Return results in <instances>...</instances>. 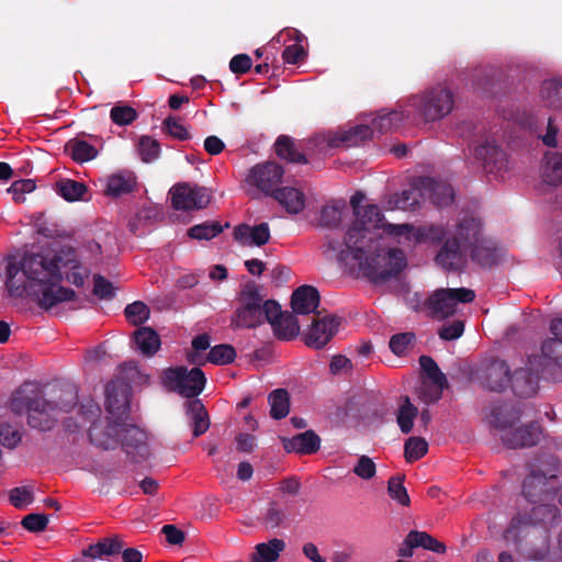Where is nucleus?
I'll return each mask as SVG.
<instances>
[{
    "label": "nucleus",
    "instance_id": "4",
    "mask_svg": "<svg viewBox=\"0 0 562 562\" xmlns=\"http://www.w3.org/2000/svg\"><path fill=\"white\" fill-rule=\"evenodd\" d=\"M560 462L555 456L544 454L530 465L522 481V494L530 503L553 498L561 488Z\"/></svg>",
    "mask_w": 562,
    "mask_h": 562
},
{
    "label": "nucleus",
    "instance_id": "39",
    "mask_svg": "<svg viewBox=\"0 0 562 562\" xmlns=\"http://www.w3.org/2000/svg\"><path fill=\"white\" fill-rule=\"evenodd\" d=\"M540 95L548 108L562 112V79L544 80Z\"/></svg>",
    "mask_w": 562,
    "mask_h": 562
},
{
    "label": "nucleus",
    "instance_id": "44",
    "mask_svg": "<svg viewBox=\"0 0 562 562\" xmlns=\"http://www.w3.org/2000/svg\"><path fill=\"white\" fill-rule=\"evenodd\" d=\"M402 401L397 409L396 422L403 434H409L414 426V419L418 415V409L412 404L408 396H403Z\"/></svg>",
    "mask_w": 562,
    "mask_h": 562
},
{
    "label": "nucleus",
    "instance_id": "61",
    "mask_svg": "<svg viewBox=\"0 0 562 562\" xmlns=\"http://www.w3.org/2000/svg\"><path fill=\"white\" fill-rule=\"evenodd\" d=\"M48 521L47 515L32 513L23 517L21 525L30 532H41L46 529Z\"/></svg>",
    "mask_w": 562,
    "mask_h": 562
},
{
    "label": "nucleus",
    "instance_id": "21",
    "mask_svg": "<svg viewBox=\"0 0 562 562\" xmlns=\"http://www.w3.org/2000/svg\"><path fill=\"white\" fill-rule=\"evenodd\" d=\"M541 425L537 422H532L515 430L505 431L502 435V441L509 449H519L538 445L541 440Z\"/></svg>",
    "mask_w": 562,
    "mask_h": 562
},
{
    "label": "nucleus",
    "instance_id": "23",
    "mask_svg": "<svg viewBox=\"0 0 562 562\" xmlns=\"http://www.w3.org/2000/svg\"><path fill=\"white\" fill-rule=\"evenodd\" d=\"M424 200L429 199L436 206H446L453 201V189L443 181H437L431 177H419Z\"/></svg>",
    "mask_w": 562,
    "mask_h": 562
},
{
    "label": "nucleus",
    "instance_id": "32",
    "mask_svg": "<svg viewBox=\"0 0 562 562\" xmlns=\"http://www.w3.org/2000/svg\"><path fill=\"white\" fill-rule=\"evenodd\" d=\"M470 257L473 262L483 268H491L499 261V254L495 244L486 238L470 249Z\"/></svg>",
    "mask_w": 562,
    "mask_h": 562
},
{
    "label": "nucleus",
    "instance_id": "17",
    "mask_svg": "<svg viewBox=\"0 0 562 562\" xmlns=\"http://www.w3.org/2000/svg\"><path fill=\"white\" fill-rule=\"evenodd\" d=\"M341 318L336 315H325L315 318L305 335V345L314 349H323L337 334Z\"/></svg>",
    "mask_w": 562,
    "mask_h": 562
},
{
    "label": "nucleus",
    "instance_id": "30",
    "mask_svg": "<svg viewBox=\"0 0 562 562\" xmlns=\"http://www.w3.org/2000/svg\"><path fill=\"white\" fill-rule=\"evenodd\" d=\"M424 200L423 190L419 183V177L415 179L408 189L403 190L401 193L393 194L387 204L392 210H414Z\"/></svg>",
    "mask_w": 562,
    "mask_h": 562
},
{
    "label": "nucleus",
    "instance_id": "34",
    "mask_svg": "<svg viewBox=\"0 0 562 562\" xmlns=\"http://www.w3.org/2000/svg\"><path fill=\"white\" fill-rule=\"evenodd\" d=\"M274 151L280 159L292 164H307L306 156L299 151L294 138L288 135H280L274 143Z\"/></svg>",
    "mask_w": 562,
    "mask_h": 562
},
{
    "label": "nucleus",
    "instance_id": "57",
    "mask_svg": "<svg viewBox=\"0 0 562 562\" xmlns=\"http://www.w3.org/2000/svg\"><path fill=\"white\" fill-rule=\"evenodd\" d=\"M415 338V334L409 331L395 334L390 338V349L398 357L404 356L407 349L413 346Z\"/></svg>",
    "mask_w": 562,
    "mask_h": 562
},
{
    "label": "nucleus",
    "instance_id": "50",
    "mask_svg": "<svg viewBox=\"0 0 562 562\" xmlns=\"http://www.w3.org/2000/svg\"><path fill=\"white\" fill-rule=\"evenodd\" d=\"M419 364L431 382L441 387H448V380L436 361L430 356H420Z\"/></svg>",
    "mask_w": 562,
    "mask_h": 562
},
{
    "label": "nucleus",
    "instance_id": "5",
    "mask_svg": "<svg viewBox=\"0 0 562 562\" xmlns=\"http://www.w3.org/2000/svg\"><path fill=\"white\" fill-rule=\"evenodd\" d=\"M366 195L361 191H357L350 199L353 210L355 221L345 235V244L347 248L353 249L357 258H361L364 246H357V243L369 245L368 243L374 237V232L380 227L383 215L380 209L374 204L360 206Z\"/></svg>",
    "mask_w": 562,
    "mask_h": 562
},
{
    "label": "nucleus",
    "instance_id": "22",
    "mask_svg": "<svg viewBox=\"0 0 562 562\" xmlns=\"http://www.w3.org/2000/svg\"><path fill=\"white\" fill-rule=\"evenodd\" d=\"M513 519H524L530 526L539 527L543 530L555 527L561 522L560 510L552 504H540L533 506L529 514L518 515Z\"/></svg>",
    "mask_w": 562,
    "mask_h": 562
},
{
    "label": "nucleus",
    "instance_id": "52",
    "mask_svg": "<svg viewBox=\"0 0 562 562\" xmlns=\"http://www.w3.org/2000/svg\"><path fill=\"white\" fill-rule=\"evenodd\" d=\"M428 451V443L422 437H411L405 441L404 456L407 462L422 459Z\"/></svg>",
    "mask_w": 562,
    "mask_h": 562
},
{
    "label": "nucleus",
    "instance_id": "13",
    "mask_svg": "<svg viewBox=\"0 0 562 562\" xmlns=\"http://www.w3.org/2000/svg\"><path fill=\"white\" fill-rule=\"evenodd\" d=\"M132 385L122 376H116L105 386V408L116 419L126 417L130 413Z\"/></svg>",
    "mask_w": 562,
    "mask_h": 562
},
{
    "label": "nucleus",
    "instance_id": "56",
    "mask_svg": "<svg viewBox=\"0 0 562 562\" xmlns=\"http://www.w3.org/2000/svg\"><path fill=\"white\" fill-rule=\"evenodd\" d=\"M415 544L417 548H424L426 550L436 552V553H445L447 548L443 542L438 541L431 535L426 531H417L412 530Z\"/></svg>",
    "mask_w": 562,
    "mask_h": 562
},
{
    "label": "nucleus",
    "instance_id": "38",
    "mask_svg": "<svg viewBox=\"0 0 562 562\" xmlns=\"http://www.w3.org/2000/svg\"><path fill=\"white\" fill-rule=\"evenodd\" d=\"M136 178L132 172L112 175L108 179L105 193L111 196H120L134 191Z\"/></svg>",
    "mask_w": 562,
    "mask_h": 562
},
{
    "label": "nucleus",
    "instance_id": "27",
    "mask_svg": "<svg viewBox=\"0 0 562 562\" xmlns=\"http://www.w3.org/2000/svg\"><path fill=\"white\" fill-rule=\"evenodd\" d=\"M281 441L286 452L297 454H313L321 447V438L314 430H306L292 438H282Z\"/></svg>",
    "mask_w": 562,
    "mask_h": 562
},
{
    "label": "nucleus",
    "instance_id": "51",
    "mask_svg": "<svg viewBox=\"0 0 562 562\" xmlns=\"http://www.w3.org/2000/svg\"><path fill=\"white\" fill-rule=\"evenodd\" d=\"M138 154L144 162H151L160 155V144L151 136H140L137 144Z\"/></svg>",
    "mask_w": 562,
    "mask_h": 562
},
{
    "label": "nucleus",
    "instance_id": "45",
    "mask_svg": "<svg viewBox=\"0 0 562 562\" xmlns=\"http://www.w3.org/2000/svg\"><path fill=\"white\" fill-rule=\"evenodd\" d=\"M404 120V112L391 111L389 113H381L374 117L372 120V125L378 133L384 134L398 128Z\"/></svg>",
    "mask_w": 562,
    "mask_h": 562
},
{
    "label": "nucleus",
    "instance_id": "53",
    "mask_svg": "<svg viewBox=\"0 0 562 562\" xmlns=\"http://www.w3.org/2000/svg\"><path fill=\"white\" fill-rule=\"evenodd\" d=\"M404 476H391L387 481V493L392 499L402 506H409L411 498L403 484Z\"/></svg>",
    "mask_w": 562,
    "mask_h": 562
},
{
    "label": "nucleus",
    "instance_id": "49",
    "mask_svg": "<svg viewBox=\"0 0 562 562\" xmlns=\"http://www.w3.org/2000/svg\"><path fill=\"white\" fill-rule=\"evenodd\" d=\"M235 358L236 350L232 345L220 344L210 349L206 361L217 366H225L232 363Z\"/></svg>",
    "mask_w": 562,
    "mask_h": 562
},
{
    "label": "nucleus",
    "instance_id": "55",
    "mask_svg": "<svg viewBox=\"0 0 562 562\" xmlns=\"http://www.w3.org/2000/svg\"><path fill=\"white\" fill-rule=\"evenodd\" d=\"M447 235L446 229L442 226L439 225H426L416 228L415 232V243H425V241H431V243H439Z\"/></svg>",
    "mask_w": 562,
    "mask_h": 562
},
{
    "label": "nucleus",
    "instance_id": "16",
    "mask_svg": "<svg viewBox=\"0 0 562 562\" xmlns=\"http://www.w3.org/2000/svg\"><path fill=\"white\" fill-rule=\"evenodd\" d=\"M477 376L487 390L503 392L509 386L510 368L505 360L493 358L481 366Z\"/></svg>",
    "mask_w": 562,
    "mask_h": 562
},
{
    "label": "nucleus",
    "instance_id": "10",
    "mask_svg": "<svg viewBox=\"0 0 562 562\" xmlns=\"http://www.w3.org/2000/svg\"><path fill=\"white\" fill-rule=\"evenodd\" d=\"M241 306L236 311L233 324L236 327L252 328L262 324V296L259 286L250 281L240 292Z\"/></svg>",
    "mask_w": 562,
    "mask_h": 562
},
{
    "label": "nucleus",
    "instance_id": "36",
    "mask_svg": "<svg viewBox=\"0 0 562 562\" xmlns=\"http://www.w3.org/2000/svg\"><path fill=\"white\" fill-rule=\"evenodd\" d=\"M188 413L191 415L193 437L198 438L206 432L210 427V419L203 403L198 398L189 401Z\"/></svg>",
    "mask_w": 562,
    "mask_h": 562
},
{
    "label": "nucleus",
    "instance_id": "20",
    "mask_svg": "<svg viewBox=\"0 0 562 562\" xmlns=\"http://www.w3.org/2000/svg\"><path fill=\"white\" fill-rule=\"evenodd\" d=\"M539 358L540 366L552 380H559L562 369V340L551 337L544 340L540 353L531 355Z\"/></svg>",
    "mask_w": 562,
    "mask_h": 562
},
{
    "label": "nucleus",
    "instance_id": "40",
    "mask_svg": "<svg viewBox=\"0 0 562 562\" xmlns=\"http://www.w3.org/2000/svg\"><path fill=\"white\" fill-rule=\"evenodd\" d=\"M135 344L143 355L154 356L160 347L158 334L150 327H140L134 333Z\"/></svg>",
    "mask_w": 562,
    "mask_h": 562
},
{
    "label": "nucleus",
    "instance_id": "18",
    "mask_svg": "<svg viewBox=\"0 0 562 562\" xmlns=\"http://www.w3.org/2000/svg\"><path fill=\"white\" fill-rule=\"evenodd\" d=\"M123 424L116 418L98 419L89 428L90 442L103 450H113L120 443V435Z\"/></svg>",
    "mask_w": 562,
    "mask_h": 562
},
{
    "label": "nucleus",
    "instance_id": "14",
    "mask_svg": "<svg viewBox=\"0 0 562 562\" xmlns=\"http://www.w3.org/2000/svg\"><path fill=\"white\" fill-rule=\"evenodd\" d=\"M211 193L205 187L178 183L171 190V205L175 210H201L211 201Z\"/></svg>",
    "mask_w": 562,
    "mask_h": 562
},
{
    "label": "nucleus",
    "instance_id": "31",
    "mask_svg": "<svg viewBox=\"0 0 562 562\" xmlns=\"http://www.w3.org/2000/svg\"><path fill=\"white\" fill-rule=\"evenodd\" d=\"M273 198L290 214H299L305 207V194L296 188L283 187L277 189Z\"/></svg>",
    "mask_w": 562,
    "mask_h": 562
},
{
    "label": "nucleus",
    "instance_id": "3",
    "mask_svg": "<svg viewBox=\"0 0 562 562\" xmlns=\"http://www.w3.org/2000/svg\"><path fill=\"white\" fill-rule=\"evenodd\" d=\"M368 244H363L364 251L361 258L356 257L353 249L347 248L340 251L339 259L344 262L349 258L357 261L363 274L373 282H384L395 278L406 268L407 260L404 251L398 248L387 250L380 248L376 231ZM357 246H362V243H357Z\"/></svg>",
    "mask_w": 562,
    "mask_h": 562
},
{
    "label": "nucleus",
    "instance_id": "62",
    "mask_svg": "<svg viewBox=\"0 0 562 562\" xmlns=\"http://www.w3.org/2000/svg\"><path fill=\"white\" fill-rule=\"evenodd\" d=\"M93 294L101 300H112L115 296L111 281L97 273L93 276Z\"/></svg>",
    "mask_w": 562,
    "mask_h": 562
},
{
    "label": "nucleus",
    "instance_id": "6",
    "mask_svg": "<svg viewBox=\"0 0 562 562\" xmlns=\"http://www.w3.org/2000/svg\"><path fill=\"white\" fill-rule=\"evenodd\" d=\"M503 538L515 551L528 561H543L549 553L548 532L530 526L524 519H512Z\"/></svg>",
    "mask_w": 562,
    "mask_h": 562
},
{
    "label": "nucleus",
    "instance_id": "29",
    "mask_svg": "<svg viewBox=\"0 0 562 562\" xmlns=\"http://www.w3.org/2000/svg\"><path fill=\"white\" fill-rule=\"evenodd\" d=\"M542 182L550 187L562 184V153L548 150L541 160Z\"/></svg>",
    "mask_w": 562,
    "mask_h": 562
},
{
    "label": "nucleus",
    "instance_id": "7",
    "mask_svg": "<svg viewBox=\"0 0 562 562\" xmlns=\"http://www.w3.org/2000/svg\"><path fill=\"white\" fill-rule=\"evenodd\" d=\"M409 104L425 122H436L452 111L454 97L449 88L437 85L412 97Z\"/></svg>",
    "mask_w": 562,
    "mask_h": 562
},
{
    "label": "nucleus",
    "instance_id": "43",
    "mask_svg": "<svg viewBox=\"0 0 562 562\" xmlns=\"http://www.w3.org/2000/svg\"><path fill=\"white\" fill-rule=\"evenodd\" d=\"M270 416L273 419H282L290 412V394L285 389L273 390L268 396Z\"/></svg>",
    "mask_w": 562,
    "mask_h": 562
},
{
    "label": "nucleus",
    "instance_id": "46",
    "mask_svg": "<svg viewBox=\"0 0 562 562\" xmlns=\"http://www.w3.org/2000/svg\"><path fill=\"white\" fill-rule=\"evenodd\" d=\"M57 193L68 202H75L83 199L87 192L85 183L71 180L63 179L56 183Z\"/></svg>",
    "mask_w": 562,
    "mask_h": 562
},
{
    "label": "nucleus",
    "instance_id": "19",
    "mask_svg": "<svg viewBox=\"0 0 562 562\" xmlns=\"http://www.w3.org/2000/svg\"><path fill=\"white\" fill-rule=\"evenodd\" d=\"M121 446L133 462H142L149 456L146 432L135 425L123 424Z\"/></svg>",
    "mask_w": 562,
    "mask_h": 562
},
{
    "label": "nucleus",
    "instance_id": "24",
    "mask_svg": "<svg viewBox=\"0 0 562 562\" xmlns=\"http://www.w3.org/2000/svg\"><path fill=\"white\" fill-rule=\"evenodd\" d=\"M463 247L458 238H448L436 256V262L446 270H461L465 262Z\"/></svg>",
    "mask_w": 562,
    "mask_h": 562
},
{
    "label": "nucleus",
    "instance_id": "47",
    "mask_svg": "<svg viewBox=\"0 0 562 562\" xmlns=\"http://www.w3.org/2000/svg\"><path fill=\"white\" fill-rule=\"evenodd\" d=\"M224 227H228V224L226 223L223 226L217 221L204 222L190 227L188 229V236L192 239L210 240L220 235L224 231Z\"/></svg>",
    "mask_w": 562,
    "mask_h": 562
},
{
    "label": "nucleus",
    "instance_id": "60",
    "mask_svg": "<svg viewBox=\"0 0 562 562\" xmlns=\"http://www.w3.org/2000/svg\"><path fill=\"white\" fill-rule=\"evenodd\" d=\"M10 503L15 508H24L26 505L33 503L34 495L30 487L19 486L14 487L9 493Z\"/></svg>",
    "mask_w": 562,
    "mask_h": 562
},
{
    "label": "nucleus",
    "instance_id": "54",
    "mask_svg": "<svg viewBox=\"0 0 562 562\" xmlns=\"http://www.w3.org/2000/svg\"><path fill=\"white\" fill-rule=\"evenodd\" d=\"M149 307L142 301H135L124 310L126 319L135 326L145 323L149 318Z\"/></svg>",
    "mask_w": 562,
    "mask_h": 562
},
{
    "label": "nucleus",
    "instance_id": "1",
    "mask_svg": "<svg viewBox=\"0 0 562 562\" xmlns=\"http://www.w3.org/2000/svg\"><path fill=\"white\" fill-rule=\"evenodd\" d=\"M77 251L68 245H59L37 254H25L20 265L7 266L5 286L10 296H30L37 305L49 311L63 302L77 297L72 289L61 286L64 273L77 288L85 284L90 271L83 273Z\"/></svg>",
    "mask_w": 562,
    "mask_h": 562
},
{
    "label": "nucleus",
    "instance_id": "64",
    "mask_svg": "<svg viewBox=\"0 0 562 562\" xmlns=\"http://www.w3.org/2000/svg\"><path fill=\"white\" fill-rule=\"evenodd\" d=\"M164 127L167 131V133L173 138H177L179 140H188L191 138V135L187 127L176 117L168 116L164 121Z\"/></svg>",
    "mask_w": 562,
    "mask_h": 562
},
{
    "label": "nucleus",
    "instance_id": "58",
    "mask_svg": "<svg viewBox=\"0 0 562 562\" xmlns=\"http://www.w3.org/2000/svg\"><path fill=\"white\" fill-rule=\"evenodd\" d=\"M110 117L114 124L124 126L137 119V112L130 105H115L110 111Z\"/></svg>",
    "mask_w": 562,
    "mask_h": 562
},
{
    "label": "nucleus",
    "instance_id": "41",
    "mask_svg": "<svg viewBox=\"0 0 562 562\" xmlns=\"http://www.w3.org/2000/svg\"><path fill=\"white\" fill-rule=\"evenodd\" d=\"M295 313L285 312L273 323L274 335L281 340H291L300 333L299 319Z\"/></svg>",
    "mask_w": 562,
    "mask_h": 562
},
{
    "label": "nucleus",
    "instance_id": "59",
    "mask_svg": "<svg viewBox=\"0 0 562 562\" xmlns=\"http://www.w3.org/2000/svg\"><path fill=\"white\" fill-rule=\"evenodd\" d=\"M341 221V207L337 204L324 205L321 210L319 225L328 228L338 227Z\"/></svg>",
    "mask_w": 562,
    "mask_h": 562
},
{
    "label": "nucleus",
    "instance_id": "63",
    "mask_svg": "<svg viewBox=\"0 0 562 562\" xmlns=\"http://www.w3.org/2000/svg\"><path fill=\"white\" fill-rule=\"evenodd\" d=\"M445 389L434 383L424 382L418 389L417 395L425 404H432L441 398Z\"/></svg>",
    "mask_w": 562,
    "mask_h": 562
},
{
    "label": "nucleus",
    "instance_id": "28",
    "mask_svg": "<svg viewBox=\"0 0 562 562\" xmlns=\"http://www.w3.org/2000/svg\"><path fill=\"white\" fill-rule=\"evenodd\" d=\"M452 238H458L463 250L473 248L482 239L481 222L473 216H464L456 226V233Z\"/></svg>",
    "mask_w": 562,
    "mask_h": 562
},
{
    "label": "nucleus",
    "instance_id": "11",
    "mask_svg": "<svg viewBox=\"0 0 562 562\" xmlns=\"http://www.w3.org/2000/svg\"><path fill=\"white\" fill-rule=\"evenodd\" d=\"M540 376L551 379L540 366L539 358L529 356L526 367L510 373L509 384L515 395L530 397L538 391Z\"/></svg>",
    "mask_w": 562,
    "mask_h": 562
},
{
    "label": "nucleus",
    "instance_id": "26",
    "mask_svg": "<svg viewBox=\"0 0 562 562\" xmlns=\"http://www.w3.org/2000/svg\"><path fill=\"white\" fill-rule=\"evenodd\" d=\"M270 227L263 222L255 226L240 224L235 227L234 238L244 246L261 247L270 240Z\"/></svg>",
    "mask_w": 562,
    "mask_h": 562
},
{
    "label": "nucleus",
    "instance_id": "2",
    "mask_svg": "<svg viewBox=\"0 0 562 562\" xmlns=\"http://www.w3.org/2000/svg\"><path fill=\"white\" fill-rule=\"evenodd\" d=\"M77 400L72 387L60 389L57 396L47 400L38 387L26 382L12 394L9 406L14 414L26 413L31 428L49 431L57 424L56 415L69 412L77 405Z\"/></svg>",
    "mask_w": 562,
    "mask_h": 562
},
{
    "label": "nucleus",
    "instance_id": "48",
    "mask_svg": "<svg viewBox=\"0 0 562 562\" xmlns=\"http://www.w3.org/2000/svg\"><path fill=\"white\" fill-rule=\"evenodd\" d=\"M376 132L373 125H356L355 127L342 132L339 135V142L346 146H357L359 143L364 142L373 136Z\"/></svg>",
    "mask_w": 562,
    "mask_h": 562
},
{
    "label": "nucleus",
    "instance_id": "42",
    "mask_svg": "<svg viewBox=\"0 0 562 562\" xmlns=\"http://www.w3.org/2000/svg\"><path fill=\"white\" fill-rule=\"evenodd\" d=\"M520 419V413L516 408L496 406L491 412V424L494 428L508 431Z\"/></svg>",
    "mask_w": 562,
    "mask_h": 562
},
{
    "label": "nucleus",
    "instance_id": "25",
    "mask_svg": "<svg viewBox=\"0 0 562 562\" xmlns=\"http://www.w3.org/2000/svg\"><path fill=\"white\" fill-rule=\"evenodd\" d=\"M319 302L321 296L317 289L307 284L295 289L291 296V307L293 313L300 315H307L310 313L319 315V312H317Z\"/></svg>",
    "mask_w": 562,
    "mask_h": 562
},
{
    "label": "nucleus",
    "instance_id": "12",
    "mask_svg": "<svg viewBox=\"0 0 562 562\" xmlns=\"http://www.w3.org/2000/svg\"><path fill=\"white\" fill-rule=\"evenodd\" d=\"M284 169L274 161L257 164L250 168L246 183L255 187L266 195L273 196L276 188L282 182Z\"/></svg>",
    "mask_w": 562,
    "mask_h": 562
},
{
    "label": "nucleus",
    "instance_id": "33",
    "mask_svg": "<svg viewBox=\"0 0 562 562\" xmlns=\"http://www.w3.org/2000/svg\"><path fill=\"white\" fill-rule=\"evenodd\" d=\"M124 542L119 536L108 537L99 540L94 544H90L82 550V555L90 559H100L103 555H115L121 553Z\"/></svg>",
    "mask_w": 562,
    "mask_h": 562
},
{
    "label": "nucleus",
    "instance_id": "35",
    "mask_svg": "<svg viewBox=\"0 0 562 562\" xmlns=\"http://www.w3.org/2000/svg\"><path fill=\"white\" fill-rule=\"evenodd\" d=\"M284 549L285 542L278 538L258 543L251 554V562H276Z\"/></svg>",
    "mask_w": 562,
    "mask_h": 562
},
{
    "label": "nucleus",
    "instance_id": "15",
    "mask_svg": "<svg viewBox=\"0 0 562 562\" xmlns=\"http://www.w3.org/2000/svg\"><path fill=\"white\" fill-rule=\"evenodd\" d=\"M474 157L487 173L498 175L508 168L507 154L493 137L475 146Z\"/></svg>",
    "mask_w": 562,
    "mask_h": 562
},
{
    "label": "nucleus",
    "instance_id": "37",
    "mask_svg": "<svg viewBox=\"0 0 562 562\" xmlns=\"http://www.w3.org/2000/svg\"><path fill=\"white\" fill-rule=\"evenodd\" d=\"M65 153L78 164H83L94 159L98 155V149L88 142L79 138H71L65 145Z\"/></svg>",
    "mask_w": 562,
    "mask_h": 562
},
{
    "label": "nucleus",
    "instance_id": "9",
    "mask_svg": "<svg viewBox=\"0 0 562 562\" xmlns=\"http://www.w3.org/2000/svg\"><path fill=\"white\" fill-rule=\"evenodd\" d=\"M162 381L170 391L194 400L204 390L206 378L200 368L175 367L164 371Z\"/></svg>",
    "mask_w": 562,
    "mask_h": 562
},
{
    "label": "nucleus",
    "instance_id": "8",
    "mask_svg": "<svg viewBox=\"0 0 562 562\" xmlns=\"http://www.w3.org/2000/svg\"><path fill=\"white\" fill-rule=\"evenodd\" d=\"M474 299L475 293L471 289H439L428 296L424 306L429 317L443 321L454 315L458 303H470Z\"/></svg>",
    "mask_w": 562,
    "mask_h": 562
}]
</instances>
